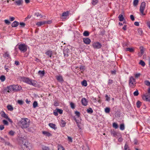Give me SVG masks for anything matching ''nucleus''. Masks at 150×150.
I'll use <instances>...</instances> for the list:
<instances>
[{
	"label": "nucleus",
	"instance_id": "1",
	"mask_svg": "<svg viewBox=\"0 0 150 150\" xmlns=\"http://www.w3.org/2000/svg\"><path fill=\"white\" fill-rule=\"evenodd\" d=\"M19 148L20 150H29L30 144L26 139L22 138L19 142Z\"/></svg>",
	"mask_w": 150,
	"mask_h": 150
},
{
	"label": "nucleus",
	"instance_id": "2",
	"mask_svg": "<svg viewBox=\"0 0 150 150\" xmlns=\"http://www.w3.org/2000/svg\"><path fill=\"white\" fill-rule=\"evenodd\" d=\"M21 81L34 86L37 87L38 86L37 81L35 80L30 79L28 78L25 77H22L21 78Z\"/></svg>",
	"mask_w": 150,
	"mask_h": 150
},
{
	"label": "nucleus",
	"instance_id": "3",
	"mask_svg": "<svg viewBox=\"0 0 150 150\" xmlns=\"http://www.w3.org/2000/svg\"><path fill=\"white\" fill-rule=\"evenodd\" d=\"M30 120L28 118L22 119L20 121L21 126L22 128H27L29 127Z\"/></svg>",
	"mask_w": 150,
	"mask_h": 150
},
{
	"label": "nucleus",
	"instance_id": "4",
	"mask_svg": "<svg viewBox=\"0 0 150 150\" xmlns=\"http://www.w3.org/2000/svg\"><path fill=\"white\" fill-rule=\"evenodd\" d=\"M136 84L135 79L132 76L130 77L129 80V87L131 88H133L135 86Z\"/></svg>",
	"mask_w": 150,
	"mask_h": 150
},
{
	"label": "nucleus",
	"instance_id": "5",
	"mask_svg": "<svg viewBox=\"0 0 150 150\" xmlns=\"http://www.w3.org/2000/svg\"><path fill=\"white\" fill-rule=\"evenodd\" d=\"M18 47L20 51L23 52H25L27 50V46L24 44L21 43L18 45Z\"/></svg>",
	"mask_w": 150,
	"mask_h": 150
},
{
	"label": "nucleus",
	"instance_id": "6",
	"mask_svg": "<svg viewBox=\"0 0 150 150\" xmlns=\"http://www.w3.org/2000/svg\"><path fill=\"white\" fill-rule=\"evenodd\" d=\"M92 46L94 49H98L101 48L102 45L98 42L96 41L93 42Z\"/></svg>",
	"mask_w": 150,
	"mask_h": 150
},
{
	"label": "nucleus",
	"instance_id": "7",
	"mask_svg": "<svg viewBox=\"0 0 150 150\" xmlns=\"http://www.w3.org/2000/svg\"><path fill=\"white\" fill-rule=\"evenodd\" d=\"M146 6V3L144 2H142L141 4L140 8V11L142 15L143 16L145 15V14L144 13Z\"/></svg>",
	"mask_w": 150,
	"mask_h": 150
},
{
	"label": "nucleus",
	"instance_id": "8",
	"mask_svg": "<svg viewBox=\"0 0 150 150\" xmlns=\"http://www.w3.org/2000/svg\"><path fill=\"white\" fill-rule=\"evenodd\" d=\"M13 91L14 92H16L20 91L22 87L21 86L18 85H13Z\"/></svg>",
	"mask_w": 150,
	"mask_h": 150
},
{
	"label": "nucleus",
	"instance_id": "9",
	"mask_svg": "<svg viewBox=\"0 0 150 150\" xmlns=\"http://www.w3.org/2000/svg\"><path fill=\"white\" fill-rule=\"evenodd\" d=\"M142 99L144 101L150 102V96L144 95L142 96Z\"/></svg>",
	"mask_w": 150,
	"mask_h": 150
},
{
	"label": "nucleus",
	"instance_id": "10",
	"mask_svg": "<svg viewBox=\"0 0 150 150\" xmlns=\"http://www.w3.org/2000/svg\"><path fill=\"white\" fill-rule=\"evenodd\" d=\"M83 41L85 44L88 45L91 43V40L88 38H83Z\"/></svg>",
	"mask_w": 150,
	"mask_h": 150
},
{
	"label": "nucleus",
	"instance_id": "11",
	"mask_svg": "<svg viewBox=\"0 0 150 150\" xmlns=\"http://www.w3.org/2000/svg\"><path fill=\"white\" fill-rule=\"evenodd\" d=\"M69 12L68 11L64 12L62 14L61 16L62 18L63 19L66 18V17L69 16Z\"/></svg>",
	"mask_w": 150,
	"mask_h": 150
},
{
	"label": "nucleus",
	"instance_id": "12",
	"mask_svg": "<svg viewBox=\"0 0 150 150\" xmlns=\"http://www.w3.org/2000/svg\"><path fill=\"white\" fill-rule=\"evenodd\" d=\"M56 78L59 82L61 83H63L64 81V80L62 76L60 75L56 76Z\"/></svg>",
	"mask_w": 150,
	"mask_h": 150
},
{
	"label": "nucleus",
	"instance_id": "13",
	"mask_svg": "<svg viewBox=\"0 0 150 150\" xmlns=\"http://www.w3.org/2000/svg\"><path fill=\"white\" fill-rule=\"evenodd\" d=\"M13 85L8 86L6 89V90L8 92H10L11 91H13Z\"/></svg>",
	"mask_w": 150,
	"mask_h": 150
},
{
	"label": "nucleus",
	"instance_id": "14",
	"mask_svg": "<svg viewBox=\"0 0 150 150\" xmlns=\"http://www.w3.org/2000/svg\"><path fill=\"white\" fill-rule=\"evenodd\" d=\"M81 102L82 104L84 106H86L88 104V101L85 98L82 99Z\"/></svg>",
	"mask_w": 150,
	"mask_h": 150
},
{
	"label": "nucleus",
	"instance_id": "15",
	"mask_svg": "<svg viewBox=\"0 0 150 150\" xmlns=\"http://www.w3.org/2000/svg\"><path fill=\"white\" fill-rule=\"evenodd\" d=\"M23 3V1L22 0H18V1H16L14 2V3L18 6L22 5Z\"/></svg>",
	"mask_w": 150,
	"mask_h": 150
},
{
	"label": "nucleus",
	"instance_id": "16",
	"mask_svg": "<svg viewBox=\"0 0 150 150\" xmlns=\"http://www.w3.org/2000/svg\"><path fill=\"white\" fill-rule=\"evenodd\" d=\"M42 133L44 135H45L46 136L49 137L51 136H52V135L51 133L47 131H42Z\"/></svg>",
	"mask_w": 150,
	"mask_h": 150
},
{
	"label": "nucleus",
	"instance_id": "17",
	"mask_svg": "<svg viewBox=\"0 0 150 150\" xmlns=\"http://www.w3.org/2000/svg\"><path fill=\"white\" fill-rule=\"evenodd\" d=\"M19 23L16 21H14L11 25L12 27H17L19 25Z\"/></svg>",
	"mask_w": 150,
	"mask_h": 150
},
{
	"label": "nucleus",
	"instance_id": "18",
	"mask_svg": "<svg viewBox=\"0 0 150 150\" xmlns=\"http://www.w3.org/2000/svg\"><path fill=\"white\" fill-rule=\"evenodd\" d=\"M45 54L50 57L51 58L52 54V51L48 50L45 52Z\"/></svg>",
	"mask_w": 150,
	"mask_h": 150
},
{
	"label": "nucleus",
	"instance_id": "19",
	"mask_svg": "<svg viewBox=\"0 0 150 150\" xmlns=\"http://www.w3.org/2000/svg\"><path fill=\"white\" fill-rule=\"evenodd\" d=\"M1 117L6 119H7V118H8V116L3 111H2V112H1Z\"/></svg>",
	"mask_w": 150,
	"mask_h": 150
},
{
	"label": "nucleus",
	"instance_id": "20",
	"mask_svg": "<svg viewBox=\"0 0 150 150\" xmlns=\"http://www.w3.org/2000/svg\"><path fill=\"white\" fill-rule=\"evenodd\" d=\"M49 126L52 129H56L57 128V127H56V125L54 124L50 123L49 124Z\"/></svg>",
	"mask_w": 150,
	"mask_h": 150
},
{
	"label": "nucleus",
	"instance_id": "21",
	"mask_svg": "<svg viewBox=\"0 0 150 150\" xmlns=\"http://www.w3.org/2000/svg\"><path fill=\"white\" fill-rule=\"evenodd\" d=\"M45 24V21H41L38 22L36 23V25L38 26H40Z\"/></svg>",
	"mask_w": 150,
	"mask_h": 150
},
{
	"label": "nucleus",
	"instance_id": "22",
	"mask_svg": "<svg viewBox=\"0 0 150 150\" xmlns=\"http://www.w3.org/2000/svg\"><path fill=\"white\" fill-rule=\"evenodd\" d=\"M111 134L114 137H116L117 135V132L113 129L111 130Z\"/></svg>",
	"mask_w": 150,
	"mask_h": 150
},
{
	"label": "nucleus",
	"instance_id": "23",
	"mask_svg": "<svg viewBox=\"0 0 150 150\" xmlns=\"http://www.w3.org/2000/svg\"><path fill=\"white\" fill-rule=\"evenodd\" d=\"M38 74L41 76L42 77L44 75L45 72L44 71H41L40 70L38 71Z\"/></svg>",
	"mask_w": 150,
	"mask_h": 150
},
{
	"label": "nucleus",
	"instance_id": "24",
	"mask_svg": "<svg viewBox=\"0 0 150 150\" xmlns=\"http://www.w3.org/2000/svg\"><path fill=\"white\" fill-rule=\"evenodd\" d=\"M66 124V122L64 121L63 120H62L61 121L60 125L62 127H65Z\"/></svg>",
	"mask_w": 150,
	"mask_h": 150
},
{
	"label": "nucleus",
	"instance_id": "25",
	"mask_svg": "<svg viewBox=\"0 0 150 150\" xmlns=\"http://www.w3.org/2000/svg\"><path fill=\"white\" fill-rule=\"evenodd\" d=\"M7 108L8 110L12 111L13 110V108L11 105H8L7 106Z\"/></svg>",
	"mask_w": 150,
	"mask_h": 150
},
{
	"label": "nucleus",
	"instance_id": "26",
	"mask_svg": "<svg viewBox=\"0 0 150 150\" xmlns=\"http://www.w3.org/2000/svg\"><path fill=\"white\" fill-rule=\"evenodd\" d=\"M74 119L76 123L77 126L79 128H80V124L81 123L80 122H79V120L76 119V117Z\"/></svg>",
	"mask_w": 150,
	"mask_h": 150
},
{
	"label": "nucleus",
	"instance_id": "27",
	"mask_svg": "<svg viewBox=\"0 0 150 150\" xmlns=\"http://www.w3.org/2000/svg\"><path fill=\"white\" fill-rule=\"evenodd\" d=\"M83 35L84 36H88L89 35V33L87 31H85L83 33Z\"/></svg>",
	"mask_w": 150,
	"mask_h": 150
},
{
	"label": "nucleus",
	"instance_id": "28",
	"mask_svg": "<svg viewBox=\"0 0 150 150\" xmlns=\"http://www.w3.org/2000/svg\"><path fill=\"white\" fill-rule=\"evenodd\" d=\"M81 84L83 86H86L87 85V81L86 80H83L81 82Z\"/></svg>",
	"mask_w": 150,
	"mask_h": 150
},
{
	"label": "nucleus",
	"instance_id": "29",
	"mask_svg": "<svg viewBox=\"0 0 150 150\" xmlns=\"http://www.w3.org/2000/svg\"><path fill=\"white\" fill-rule=\"evenodd\" d=\"M118 18L119 19V20L120 21H123L124 19L123 15L122 14H120L119 15Z\"/></svg>",
	"mask_w": 150,
	"mask_h": 150
},
{
	"label": "nucleus",
	"instance_id": "30",
	"mask_svg": "<svg viewBox=\"0 0 150 150\" xmlns=\"http://www.w3.org/2000/svg\"><path fill=\"white\" fill-rule=\"evenodd\" d=\"M140 52L141 55H142L144 53V48L142 46H141L140 47Z\"/></svg>",
	"mask_w": 150,
	"mask_h": 150
},
{
	"label": "nucleus",
	"instance_id": "31",
	"mask_svg": "<svg viewBox=\"0 0 150 150\" xmlns=\"http://www.w3.org/2000/svg\"><path fill=\"white\" fill-rule=\"evenodd\" d=\"M127 51H129L130 52H132L134 51V49L132 48H127L126 49Z\"/></svg>",
	"mask_w": 150,
	"mask_h": 150
},
{
	"label": "nucleus",
	"instance_id": "32",
	"mask_svg": "<svg viewBox=\"0 0 150 150\" xmlns=\"http://www.w3.org/2000/svg\"><path fill=\"white\" fill-rule=\"evenodd\" d=\"M124 148L125 150H130L128 145L127 143L125 144Z\"/></svg>",
	"mask_w": 150,
	"mask_h": 150
},
{
	"label": "nucleus",
	"instance_id": "33",
	"mask_svg": "<svg viewBox=\"0 0 150 150\" xmlns=\"http://www.w3.org/2000/svg\"><path fill=\"white\" fill-rule=\"evenodd\" d=\"M80 69L81 71V72L82 73L85 69V67L83 65H81L80 67Z\"/></svg>",
	"mask_w": 150,
	"mask_h": 150
},
{
	"label": "nucleus",
	"instance_id": "34",
	"mask_svg": "<svg viewBox=\"0 0 150 150\" xmlns=\"http://www.w3.org/2000/svg\"><path fill=\"white\" fill-rule=\"evenodd\" d=\"M4 56L5 58H9L10 56L8 52H5L4 54Z\"/></svg>",
	"mask_w": 150,
	"mask_h": 150
},
{
	"label": "nucleus",
	"instance_id": "35",
	"mask_svg": "<svg viewBox=\"0 0 150 150\" xmlns=\"http://www.w3.org/2000/svg\"><path fill=\"white\" fill-rule=\"evenodd\" d=\"M75 113L76 116V118H79L80 117V114L79 112L77 111H76L75 112Z\"/></svg>",
	"mask_w": 150,
	"mask_h": 150
},
{
	"label": "nucleus",
	"instance_id": "36",
	"mask_svg": "<svg viewBox=\"0 0 150 150\" xmlns=\"http://www.w3.org/2000/svg\"><path fill=\"white\" fill-rule=\"evenodd\" d=\"M120 130H123L125 129V126L124 124H122L120 125Z\"/></svg>",
	"mask_w": 150,
	"mask_h": 150
},
{
	"label": "nucleus",
	"instance_id": "37",
	"mask_svg": "<svg viewBox=\"0 0 150 150\" xmlns=\"http://www.w3.org/2000/svg\"><path fill=\"white\" fill-rule=\"evenodd\" d=\"M139 64L141 65L142 67H144L145 65V63L142 60H140Z\"/></svg>",
	"mask_w": 150,
	"mask_h": 150
},
{
	"label": "nucleus",
	"instance_id": "38",
	"mask_svg": "<svg viewBox=\"0 0 150 150\" xmlns=\"http://www.w3.org/2000/svg\"><path fill=\"white\" fill-rule=\"evenodd\" d=\"M6 78L5 77L4 75H1L0 77V79L1 81H4L5 80Z\"/></svg>",
	"mask_w": 150,
	"mask_h": 150
},
{
	"label": "nucleus",
	"instance_id": "39",
	"mask_svg": "<svg viewBox=\"0 0 150 150\" xmlns=\"http://www.w3.org/2000/svg\"><path fill=\"white\" fill-rule=\"evenodd\" d=\"M87 111L88 113L91 114L93 112V111L91 108H89L87 109Z\"/></svg>",
	"mask_w": 150,
	"mask_h": 150
},
{
	"label": "nucleus",
	"instance_id": "40",
	"mask_svg": "<svg viewBox=\"0 0 150 150\" xmlns=\"http://www.w3.org/2000/svg\"><path fill=\"white\" fill-rule=\"evenodd\" d=\"M138 0H134L133 3V5L134 6H137L138 3Z\"/></svg>",
	"mask_w": 150,
	"mask_h": 150
},
{
	"label": "nucleus",
	"instance_id": "41",
	"mask_svg": "<svg viewBox=\"0 0 150 150\" xmlns=\"http://www.w3.org/2000/svg\"><path fill=\"white\" fill-rule=\"evenodd\" d=\"M141 105V103L139 101H138L137 103V107L139 108Z\"/></svg>",
	"mask_w": 150,
	"mask_h": 150
},
{
	"label": "nucleus",
	"instance_id": "42",
	"mask_svg": "<svg viewBox=\"0 0 150 150\" xmlns=\"http://www.w3.org/2000/svg\"><path fill=\"white\" fill-rule=\"evenodd\" d=\"M98 2V0H93L92 2V4L93 5H96Z\"/></svg>",
	"mask_w": 150,
	"mask_h": 150
},
{
	"label": "nucleus",
	"instance_id": "43",
	"mask_svg": "<svg viewBox=\"0 0 150 150\" xmlns=\"http://www.w3.org/2000/svg\"><path fill=\"white\" fill-rule=\"evenodd\" d=\"M38 103L36 101H35L33 104V108H35L38 106Z\"/></svg>",
	"mask_w": 150,
	"mask_h": 150
},
{
	"label": "nucleus",
	"instance_id": "44",
	"mask_svg": "<svg viewBox=\"0 0 150 150\" xmlns=\"http://www.w3.org/2000/svg\"><path fill=\"white\" fill-rule=\"evenodd\" d=\"M137 31H138V33L140 35H141L142 34V33H143V31H142V30L141 28H139L138 29Z\"/></svg>",
	"mask_w": 150,
	"mask_h": 150
},
{
	"label": "nucleus",
	"instance_id": "45",
	"mask_svg": "<svg viewBox=\"0 0 150 150\" xmlns=\"http://www.w3.org/2000/svg\"><path fill=\"white\" fill-rule=\"evenodd\" d=\"M139 94L138 90L137 89L133 93V95L134 96H137L139 95Z\"/></svg>",
	"mask_w": 150,
	"mask_h": 150
},
{
	"label": "nucleus",
	"instance_id": "46",
	"mask_svg": "<svg viewBox=\"0 0 150 150\" xmlns=\"http://www.w3.org/2000/svg\"><path fill=\"white\" fill-rule=\"evenodd\" d=\"M112 126L113 127L115 128V129H117L118 128V126L117 124L116 123L114 122L112 124Z\"/></svg>",
	"mask_w": 150,
	"mask_h": 150
},
{
	"label": "nucleus",
	"instance_id": "47",
	"mask_svg": "<svg viewBox=\"0 0 150 150\" xmlns=\"http://www.w3.org/2000/svg\"><path fill=\"white\" fill-rule=\"evenodd\" d=\"M144 83L146 85L150 86V82L149 81H144Z\"/></svg>",
	"mask_w": 150,
	"mask_h": 150
},
{
	"label": "nucleus",
	"instance_id": "48",
	"mask_svg": "<svg viewBox=\"0 0 150 150\" xmlns=\"http://www.w3.org/2000/svg\"><path fill=\"white\" fill-rule=\"evenodd\" d=\"M15 133V132L12 130L10 131L8 133L10 135L12 136H13Z\"/></svg>",
	"mask_w": 150,
	"mask_h": 150
},
{
	"label": "nucleus",
	"instance_id": "49",
	"mask_svg": "<svg viewBox=\"0 0 150 150\" xmlns=\"http://www.w3.org/2000/svg\"><path fill=\"white\" fill-rule=\"evenodd\" d=\"M113 83V81L112 80L109 79L108 82V85L110 86Z\"/></svg>",
	"mask_w": 150,
	"mask_h": 150
},
{
	"label": "nucleus",
	"instance_id": "50",
	"mask_svg": "<svg viewBox=\"0 0 150 150\" xmlns=\"http://www.w3.org/2000/svg\"><path fill=\"white\" fill-rule=\"evenodd\" d=\"M35 15H36L37 17L40 16L41 17H42V16L38 12H37L35 13Z\"/></svg>",
	"mask_w": 150,
	"mask_h": 150
},
{
	"label": "nucleus",
	"instance_id": "51",
	"mask_svg": "<svg viewBox=\"0 0 150 150\" xmlns=\"http://www.w3.org/2000/svg\"><path fill=\"white\" fill-rule=\"evenodd\" d=\"M110 108H106L105 109V112L107 113H108L110 112Z\"/></svg>",
	"mask_w": 150,
	"mask_h": 150
},
{
	"label": "nucleus",
	"instance_id": "52",
	"mask_svg": "<svg viewBox=\"0 0 150 150\" xmlns=\"http://www.w3.org/2000/svg\"><path fill=\"white\" fill-rule=\"evenodd\" d=\"M3 122L4 124L5 125H8V123L7 121L5 120H3Z\"/></svg>",
	"mask_w": 150,
	"mask_h": 150
},
{
	"label": "nucleus",
	"instance_id": "53",
	"mask_svg": "<svg viewBox=\"0 0 150 150\" xmlns=\"http://www.w3.org/2000/svg\"><path fill=\"white\" fill-rule=\"evenodd\" d=\"M70 105L71 108L72 109H74L75 108V105L74 103L72 102H71L70 103Z\"/></svg>",
	"mask_w": 150,
	"mask_h": 150
},
{
	"label": "nucleus",
	"instance_id": "54",
	"mask_svg": "<svg viewBox=\"0 0 150 150\" xmlns=\"http://www.w3.org/2000/svg\"><path fill=\"white\" fill-rule=\"evenodd\" d=\"M57 111L58 112V113H59L60 114H62V113L63 111L61 109H57Z\"/></svg>",
	"mask_w": 150,
	"mask_h": 150
},
{
	"label": "nucleus",
	"instance_id": "55",
	"mask_svg": "<svg viewBox=\"0 0 150 150\" xmlns=\"http://www.w3.org/2000/svg\"><path fill=\"white\" fill-rule=\"evenodd\" d=\"M58 150H65L64 148L61 146H59L58 147Z\"/></svg>",
	"mask_w": 150,
	"mask_h": 150
},
{
	"label": "nucleus",
	"instance_id": "56",
	"mask_svg": "<svg viewBox=\"0 0 150 150\" xmlns=\"http://www.w3.org/2000/svg\"><path fill=\"white\" fill-rule=\"evenodd\" d=\"M105 97L106 98V100L108 101H109L110 100V97H109L108 95L106 94L105 96Z\"/></svg>",
	"mask_w": 150,
	"mask_h": 150
},
{
	"label": "nucleus",
	"instance_id": "57",
	"mask_svg": "<svg viewBox=\"0 0 150 150\" xmlns=\"http://www.w3.org/2000/svg\"><path fill=\"white\" fill-rule=\"evenodd\" d=\"M42 150H50L49 148L47 146H45L42 148Z\"/></svg>",
	"mask_w": 150,
	"mask_h": 150
},
{
	"label": "nucleus",
	"instance_id": "58",
	"mask_svg": "<svg viewBox=\"0 0 150 150\" xmlns=\"http://www.w3.org/2000/svg\"><path fill=\"white\" fill-rule=\"evenodd\" d=\"M141 74L140 73H138L134 74V76L135 78H137L140 76Z\"/></svg>",
	"mask_w": 150,
	"mask_h": 150
},
{
	"label": "nucleus",
	"instance_id": "59",
	"mask_svg": "<svg viewBox=\"0 0 150 150\" xmlns=\"http://www.w3.org/2000/svg\"><path fill=\"white\" fill-rule=\"evenodd\" d=\"M18 103L19 104H20L21 105H22L23 103V101L22 100H18Z\"/></svg>",
	"mask_w": 150,
	"mask_h": 150
},
{
	"label": "nucleus",
	"instance_id": "60",
	"mask_svg": "<svg viewBox=\"0 0 150 150\" xmlns=\"http://www.w3.org/2000/svg\"><path fill=\"white\" fill-rule=\"evenodd\" d=\"M111 73L112 75H115L116 74V71L115 70L111 71Z\"/></svg>",
	"mask_w": 150,
	"mask_h": 150
},
{
	"label": "nucleus",
	"instance_id": "61",
	"mask_svg": "<svg viewBox=\"0 0 150 150\" xmlns=\"http://www.w3.org/2000/svg\"><path fill=\"white\" fill-rule=\"evenodd\" d=\"M68 140L69 142H72V139L71 137L68 136Z\"/></svg>",
	"mask_w": 150,
	"mask_h": 150
},
{
	"label": "nucleus",
	"instance_id": "62",
	"mask_svg": "<svg viewBox=\"0 0 150 150\" xmlns=\"http://www.w3.org/2000/svg\"><path fill=\"white\" fill-rule=\"evenodd\" d=\"M20 25L22 27H23L25 25V24L23 22H20Z\"/></svg>",
	"mask_w": 150,
	"mask_h": 150
},
{
	"label": "nucleus",
	"instance_id": "63",
	"mask_svg": "<svg viewBox=\"0 0 150 150\" xmlns=\"http://www.w3.org/2000/svg\"><path fill=\"white\" fill-rule=\"evenodd\" d=\"M64 57H67L69 56V54L68 53L65 52H64Z\"/></svg>",
	"mask_w": 150,
	"mask_h": 150
},
{
	"label": "nucleus",
	"instance_id": "64",
	"mask_svg": "<svg viewBox=\"0 0 150 150\" xmlns=\"http://www.w3.org/2000/svg\"><path fill=\"white\" fill-rule=\"evenodd\" d=\"M4 126L3 125H0V129L1 130H3L4 129Z\"/></svg>",
	"mask_w": 150,
	"mask_h": 150
}]
</instances>
